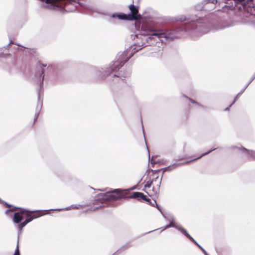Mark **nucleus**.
Here are the masks:
<instances>
[{"label": "nucleus", "instance_id": "nucleus-1", "mask_svg": "<svg viewBox=\"0 0 255 255\" xmlns=\"http://www.w3.org/2000/svg\"><path fill=\"white\" fill-rule=\"evenodd\" d=\"M172 21L180 22H185L184 24L181 26H177V27L183 28V31H193L199 35L206 33L211 30H218L227 27L217 24L212 27V24L209 22L206 18L197 17L196 15H178L172 18Z\"/></svg>", "mask_w": 255, "mask_h": 255}, {"label": "nucleus", "instance_id": "nucleus-2", "mask_svg": "<svg viewBox=\"0 0 255 255\" xmlns=\"http://www.w3.org/2000/svg\"><path fill=\"white\" fill-rule=\"evenodd\" d=\"M144 29L143 38H142V46L146 47L154 45L155 44V41L154 40L153 36H156L158 38H165L166 39H174L178 38L179 32L183 31V28L177 27V26L171 25H165L160 28H142Z\"/></svg>", "mask_w": 255, "mask_h": 255}, {"label": "nucleus", "instance_id": "nucleus-3", "mask_svg": "<svg viewBox=\"0 0 255 255\" xmlns=\"http://www.w3.org/2000/svg\"><path fill=\"white\" fill-rule=\"evenodd\" d=\"M127 54L128 52L126 51L119 53L116 57V60L110 63L108 66L99 69L100 75L108 81H114L115 78H120L121 74L119 72V70L129 59Z\"/></svg>", "mask_w": 255, "mask_h": 255}, {"label": "nucleus", "instance_id": "nucleus-4", "mask_svg": "<svg viewBox=\"0 0 255 255\" xmlns=\"http://www.w3.org/2000/svg\"><path fill=\"white\" fill-rule=\"evenodd\" d=\"M126 195L120 189L113 190L105 193H100L95 197V201L97 203H105L111 201H115L125 198Z\"/></svg>", "mask_w": 255, "mask_h": 255}, {"label": "nucleus", "instance_id": "nucleus-5", "mask_svg": "<svg viewBox=\"0 0 255 255\" xmlns=\"http://www.w3.org/2000/svg\"><path fill=\"white\" fill-rule=\"evenodd\" d=\"M46 66H47V65L45 64L39 63V66L40 67V69L39 71H38L35 74V77H36V79L40 82V85H39V90L38 97V102H37V107L36 108V110H35L34 122L35 121L36 119L38 118L39 114L40 113V112L42 107V102L40 101V92L41 90V89L43 88V85L44 70L43 69V68L46 67Z\"/></svg>", "mask_w": 255, "mask_h": 255}, {"label": "nucleus", "instance_id": "nucleus-6", "mask_svg": "<svg viewBox=\"0 0 255 255\" xmlns=\"http://www.w3.org/2000/svg\"><path fill=\"white\" fill-rule=\"evenodd\" d=\"M40 211H42V210L31 211L30 210L22 208L13 207V208L7 209L5 211V214L6 215H8L9 213L14 212L13 216L12 218V221L14 223L18 224V225L23 220V218L25 217V215L26 214L31 212H36Z\"/></svg>", "mask_w": 255, "mask_h": 255}, {"label": "nucleus", "instance_id": "nucleus-7", "mask_svg": "<svg viewBox=\"0 0 255 255\" xmlns=\"http://www.w3.org/2000/svg\"><path fill=\"white\" fill-rule=\"evenodd\" d=\"M236 4H241L240 8L255 16V6L254 5L253 0H234Z\"/></svg>", "mask_w": 255, "mask_h": 255}, {"label": "nucleus", "instance_id": "nucleus-8", "mask_svg": "<svg viewBox=\"0 0 255 255\" xmlns=\"http://www.w3.org/2000/svg\"><path fill=\"white\" fill-rule=\"evenodd\" d=\"M32 213H27L25 215V220L23 222H21L18 225V228L19 231L21 232L22 229L25 227L28 223L32 221L33 219H36L40 216V215H38L35 212H32Z\"/></svg>", "mask_w": 255, "mask_h": 255}, {"label": "nucleus", "instance_id": "nucleus-9", "mask_svg": "<svg viewBox=\"0 0 255 255\" xmlns=\"http://www.w3.org/2000/svg\"><path fill=\"white\" fill-rule=\"evenodd\" d=\"M59 0H55L53 2H52L50 4H43L42 6L44 8H47L52 10H55L60 11L62 13H64L66 10V9L56 3V2L59 1Z\"/></svg>", "mask_w": 255, "mask_h": 255}, {"label": "nucleus", "instance_id": "nucleus-10", "mask_svg": "<svg viewBox=\"0 0 255 255\" xmlns=\"http://www.w3.org/2000/svg\"><path fill=\"white\" fill-rule=\"evenodd\" d=\"M216 149V148H213V149H211V150H209L207 152H206L205 153H202L198 157L196 158L193 159H192V160H189V161H186L185 162L179 163H174V164H172L173 168L175 169V168L178 167V166H182V165H187V164H190L191 163L194 162L196 161H197V160H198V159H200L201 158H202V157H203V156H205L206 155H208V154H209L210 153H211L213 151L215 150Z\"/></svg>", "mask_w": 255, "mask_h": 255}, {"label": "nucleus", "instance_id": "nucleus-11", "mask_svg": "<svg viewBox=\"0 0 255 255\" xmlns=\"http://www.w3.org/2000/svg\"><path fill=\"white\" fill-rule=\"evenodd\" d=\"M110 16L113 18H118L120 20H132L136 19L132 15L122 12L114 13Z\"/></svg>", "mask_w": 255, "mask_h": 255}, {"label": "nucleus", "instance_id": "nucleus-12", "mask_svg": "<svg viewBox=\"0 0 255 255\" xmlns=\"http://www.w3.org/2000/svg\"><path fill=\"white\" fill-rule=\"evenodd\" d=\"M234 148H237L238 150L241 151L243 153L246 154L249 159L252 160L255 159V150H249L242 146L240 147L233 146L232 147L233 149Z\"/></svg>", "mask_w": 255, "mask_h": 255}, {"label": "nucleus", "instance_id": "nucleus-13", "mask_svg": "<svg viewBox=\"0 0 255 255\" xmlns=\"http://www.w3.org/2000/svg\"><path fill=\"white\" fill-rule=\"evenodd\" d=\"M177 229L180 231L188 239L192 241L195 245H198V243L188 233L187 231L181 225H178Z\"/></svg>", "mask_w": 255, "mask_h": 255}, {"label": "nucleus", "instance_id": "nucleus-14", "mask_svg": "<svg viewBox=\"0 0 255 255\" xmlns=\"http://www.w3.org/2000/svg\"><path fill=\"white\" fill-rule=\"evenodd\" d=\"M255 79V75L252 77V78L250 80V81L248 82V83L246 85V86L236 95L235 97L234 100L233 101V103H235L236 101L238 99L239 97L243 93L245 90L247 89V88L249 86V85L252 83V82Z\"/></svg>", "mask_w": 255, "mask_h": 255}, {"label": "nucleus", "instance_id": "nucleus-15", "mask_svg": "<svg viewBox=\"0 0 255 255\" xmlns=\"http://www.w3.org/2000/svg\"><path fill=\"white\" fill-rule=\"evenodd\" d=\"M174 218L172 217L170 221L169 224L165 225V226H164L161 228L163 229V230H164L167 228H174L177 229V227L179 225H177V224L174 223Z\"/></svg>", "mask_w": 255, "mask_h": 255}, {"label": "nucleus", "instance_id": "nucleus-16", "mask_svg": "<svg viewBox=\"0 0 255 255\" xmlns=\"http://www.w3.org/2000/svg\"><path fill=\"white\" fill-rule=\"evenodd\" d=\"M142 197H144V194L139 192H133L132 194L129 196L130 198H134L137 200L142 199Z\"/></svg>", "mask_w": 255, "mask_h": 255}, {"label": "nucleus", "instance_id": "nucleus-17", "mask_svg": "<svg viewBox=\"0 0 255 255\" xmlns=\"http://www.w3.org/2000/svg\"><path fill=\"white\" fill-rule=\"evenodd\" d=\"M128 7L130 11V14H129L132 15L135 18V17L134 16V14L138 12V7L133 5V4H130L128 6Z\"/></svg>", "mask_w": 255, "mask_h": 255}, {"label": "nucleus", "instance_id": "nucleus-18", "mask_svg": "<svg viewBox=\"0 0 255 255\" xmlns=\"http://www.w3.org/2000/svg\"><path fill=\"white\" fill-rule=\"evenodd\" d=\"M71 207L73 208H75V209H78V207L77 206V205H72L71 206L67 207H66L65 208L49 209V210H48L47 211H62V210H69L70 209V208Z\"/></svg>", "mask_w": 255, "mask_h": 255}, {"label": "nucleus", "instance_id": "nucleus-19", "mask_svg": "<svg viewBox=\"0 0 255 255\" xmlns=\"http://www.w3.org/2000/svg\"><path fill=\"white\" fill-rule=\"evenodd\" d=\"M172 169H173V166H172V165H169L167 167H164V168L160 169L151 170V171H152V172L153 173V174L155 175L156 173H157L158 172H159L160 170H162L163 169L164 170V171H167L168 169L170 170H172Z\"/></svg>", "mask_w": 255, "mask_h": 255}, {"label": "nucleus", "instance_id": "nucleus-20", "mask_svg": "<svg viewBox=\"0 0 255 255\" xmlns=\"http://www.w3.org/2000/svg\"><path fill=\"white\" fill-rule=\"evenodd\" d=\"M131 72V69L130 67H128L126 68V71L124 72L123 74L121 75L124 78L128 77L129 76Z\"/></svg>", "mask_w": 255, "mask_h": 255}, {"label": "nucleus", "instance_id": "nucleus-21", "mask_svg": "<svg viewBox=\"0 0 255 255\" xmlns=\"http://www.w3.org/2000/svg\"><path fill=\"white\" fill-rule=\"evenodd\" d=\"M205 4L204 2L203 1L201 3L197 4L195 7L197 10H201L204 8V5Z\"/></svg>", "mask_w": 255, "mask_h": 255}, {"label": "nucleus", "instance_id": "nucleus-22", "mask_svg": "<svg viewBox=\"0 0 255 255\" xmlns=\"http://www.w3.org/2000/svg\"><path fill=\"white\" fill-rule=\"evenodd\" d=\"M184 97L187 98V99L189 100V101H190L193 104H196L197 105H198V106H200V107H203L202 105H201L200 103L197 102L196 101H195L194 100L192 99H191L190 98H188L187 96H184Z\"/></svg>", "mask_w": 255, "mask_h": 255}, {"label": "nucleus", "instance_id": "nucleus-23", "mask_svg": "<svg viewBox=\"0 0 255 255\" xmlns=\"http://www.w3.org/2000/svg\"><path fill=\"white\" fill-rule=\"evenodd\" d=\"M203 2H204L205 4L209 3L214 4L217 2V0H203Z\"/></svg>", "mask_w": 255, "mask_h": 255}, {"label": "nucleus", "instance_id": "nucleus-24", "mask_svg": "<svg viewBox=\"0 0 255 255\" xmlns=\"http://www.w3.org/2000/svg\"><path fill=\"white\" fill-rule=\"evenodd\" d=\"M153 180H149L147 181L146 184L144 185L145 188H150L153 183Z\"/></svg>", "mask_w": 255, "mask_h": 255}, {"label": "nucleus", "instance_id": "nucleus-25", "mask_svg": "<svg viewBox=\"0 0 255 255\" xmlns=\"http://www.w3.org/2000/svg\"><path fill=\"white\" fill-rule=\"evenodd\" d=\"M13 255H20V252L19 250L18 242H17V246L15 249L14 254Z\"/></svg>", "mask_w": 255, "mask_h": 255}, {"label": "nucleus", "instance_id": "nucleus-26", "mask_svg": "<svg viewBox=\"0 0 255 255\" xmlns=\"http://www.w3.org/2000/svg\"><path fill=\"white\" fill-rule=\"evenodd\" d=\"M197 246L203 252V253H204V254L205 255H208V254H207V252L204 250V249L201 246H200L199 244H198V245H197Z\"/></svg>", "mask_w": 255, "mask_h": 255}, {"label": "nucleus", "instance_id": "nucleus-27", "mask_svg": "<svg viewBox=\"0 0 255 255\" xmlns=\"http://www.w3.org/2000/svg\"><path fill=\"white\" fill-rule=\"evenodd\" d=\"M156 207L157 208V209L161 212V213L162 214V216H163V217L164 218H166V217L163 214V213L162 212V208L159 206L158 204H156Z\"/></svg>", "mask_w": 255, "mask_h": 255}, {"label": "nucleus", "instance_id": "nucleus-28", "mask_svg": "<svg viewBox=\"0 0 255 255\" xmlns=\"http://www.w3.org/2000/svg\"><path fill=\"white\" fill-rule=\"evenodd\" d=\"M2 203H3L4 204V205L7 207H8L9 208V209L10 208H13V207H14L13 206H12V205L11 204H9L4 201H2Z\"/></svg>", "mask_w": 255, "mask_h": 255}, {"label": "nucleus", "instance_id": "nucleus-29", "mask_svg": "<svg viewBox=\"0 0 255 255\" xmlns=\"http://www.w3.org/2000/svg\"><path fill=\"white\" fill-rule=\"evenodd\" d=\"M142 199L149 203L150 201V199L146 197V195H144V197H142Z\"/></svg>", "mask_w": 255, "mask_h": 255}, {"label": "nucleus", "instance_id": "nucleus-30", "mask_svg": "<svg viewBox=\"0 0 255 255\" xmlns=\"http://www.w3.org/2000/svg\"><path fill=\"white\" fill-rule=\"evenodd\" d=\"M149 204H150L151 205H152V206H154L155 205L156 206L157 204L156 203V200H153L152 202H151V201L149 202Z\"/></svg>", "mask_w": 255, "mask_h": 255}, {"label": "nucleus", "instance_id": "nucleus-31", "mask_svg": "<svg viewBox=\"0 0 255 255\" xmlns=\"http://www.w3.org/2000/svg\"><path fill=\"white\" fill-rule=\"evenodd\" d=\"M234 103H233V102H232V103L229 106V107L226 108L225 109V111H229V109H230V108L234 104Z\"/></svg>", "mask_w": 255, "mask_h": 255}, {"label": "nucleus", "instance_id": "nucleus-32", "mask_svg": "<svg viewBox=\"0 0 255 255\" xmlns=\"http://www.w3.org/2000/svg\"><path fill=\"white\" fill-rule=\"evenodd\" d=\"M186 158H187V157L184 156V157L179 158L177 160H183V159H185Z\"/></svg>", "mask_w": 255, "mask_h": 255}, {"label": "nucleus", "instance_id": "nucleus-33", "mask_svg": "<svg viewBox=\"0 0 255 255\" xmlns=\"http://www.w3.org/2000/svg\"><path fill=\"white\" fill-rule=\"evenodd\" d=\"M163 173H162V175L160 179V180H159V185H158V187H160V185L161 184V180H162V176H163Z\"/></svg>", "mask_w": 255, "mask_h": 255}, {"label": "nucleus", "instance_id": "nucleus-34", "mask_svg": "<svg viewBox=\"0 0 255 255\" xmlns=\"http://www.w3.org/2000/svg\"><path fill=\"white\" fill-rule=\"evenodd\" d=\"M150 163H151V164H155V163H156V162H155V161H153V160H152V159H151V161H150Z\"/></svg>", "mask_w": 255, "mask_h": 255}, {"label": "nucleus", "instance_id": "nucleus-35", "mask_svg": "<svg viewBox=\"0 0 255 255\" xmlns=\"http://www.w3.org/2000/svg\"><path fill=\"white\" fill-rule=\"evenodd\" d=\"M12 43V40H10V42H9V44H8V45H6L5 47H5V48H7V47H8V46H9V45H10V43Z\"/></svg>", "mask_w": 255, "mask_h": 255}, {"label": "nucleus", "instance_id": "nucleus-36", "mask_svg": "<svg viewBox=\"0 0 255 255\" xmlns=\"http://www.w3.org/2000/svg\"><path fill=\"white\" fill-rule=\"evenodd\" d=\"M103 206H100L98 207H96L94 210H96V209H100V208L102 207Z\"/></svg>", "mask_w": 255, "mask_h": 255}, {"label": "nucleus", "instance_id": "nucleus-37", "mask_svg": "<svg viewBox=\"0 0 255 255\" xmlns=\"http://www.w3.org/2000/svg\"><path fill=\"white\" fill-rule=\"evenodd\" d=\"M128 243H127L126 245H125L124 246H123L122 248H125L127 246H128Z\"/></svg>", "mask_w": 255, "mask_h": 255}, {"label": "nucleus", "instance_id": "nucleus-38", "mask_svg": "<svg viewBox=\"0 0 255 255\" xmlns=\"http://www.w3.org/2000/svg\"><path fill=\"white\" fill-rule=\"evenodd\" d=\"M158 178V176H156V177H155V178H154V181H156V180Z\"/></svg>", "mask_w": 255, "mask_h": 255}, {"label": "nucleus", "instance_id": "nucleus-39", "mask_svg": "<svg viewBox=\"0 0 255 255\" xmlns=\"http://www.w3.org/2000/svg\"><path fill=\"white\" fill-rule=\"evenodd\" d=\"M148 157H149V160H150V154H149V152H148Z\"/></svg>", "mask_w": 255, "mask_h": 255}, {"label": "nucleus", "instance_id": "nucleus-40", "mask_svg": "<svg viewBox=\"0 0 255 255\" xmlns=\"http://www.w3.org/2000/svg\"><path fill=\"white\" fill-rule=\"evenodd\" d=\"M17 45L19 46H22L21 45H20V44H16Z\"/></svg>", "mask_w": 255, "mask_h": 255}, {"label": "nucleus", "instance_id": "nucleus-41", "mask_svg": "<svg viewBox=\"0 0 255 255\" xmlns=\"http://www.w3.org/2000/svg\"><path fill=\"white\" fill-rule=\"evenodd\" d=\"M135 189V188H134V187H132V188H131V190H133V189Z\"/></svg>", "mask_w": 255, "mask_h": 255}, {"label": "nucleus", "instance_id": "nucleus-42", "mask_svg": "<svg viewBox=\"0 0 255 255\" xmlns=\"http://www.w3.org/2000/svg\"><path fill=\"white\" fill-rule=\"evenodd\" d=\"M156 231V230H153V231ZM152 232H153V231H152ZM150 232H151V231L148 232V233H150Z\"/></svg>", "mask_w": 255, "mask_h": 255}, {"label": "nucleus", "instance_id": "nucleus-43", "mask_svg": "<svg viewBox=\"0 0 255 255\" xmlns=\"http://www.w3.org/2000/svg\"><path fill=\"white\" fill-rule=\"evenodd\" d=\"M2 200H1L0 199V202H2Z\"/></svg>", "mask_w": 255, "mask_h": 255}, {"label": "nucleus", "instance_id": "nucleus-44", "mask_svg": "<svg viewBox=\"0 0 255 255\" xmlns=\"http://www.w3.org/2000/svg\"><path fill=\"white\" fill-rule=\"evenodd\" d=\"M146 146L147 147V145L146 143ZM147 148L148 149V147H147Z\"/></svg>", "mask_w": 255, "mask_h": 255}, {"label": "nucleus", "instance_id": "nucleus-45", "mask_svg": "<svg viewBox=\"0 0 255 255\" xmlns=\"http://www.w3.org/2000/svg\"><path fill=\"white\" fill-rule=\"evenodd\" d=\"M64 4L65 5L67 4V3H64Z\"/></svg>", "mask_w": 255, "mask_h": 255}, {"label": "nucleus", "instance_id": "nucleus-46", "mask_svg": "<svg viewBox=\"0 0 255 255\" xmlns=\"http://www.w3.org/2000/svg\"><path fill=\"white\" fill-rule=\"evenodd\" d=\"M9 215V216H10V213L9 214V215ZM10 217H12V215H10Z\"/></svg>", "mask_w": 255, "mask_h": 255}]
</instances>
